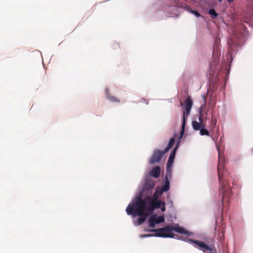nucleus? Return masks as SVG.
Here are the masks:
<instances>
[{
  "label": "nucleus",
  "instance_id": "1",
  "mask_svg": "<svg viewBox=\"0 0 253 253\" xmlns=\"http://www.w3.org/2000/svg\"><path fill=\"white\" fill-rule=\"evenodd\" d=\"M155 193L154 198L147 196L142 199V194L137 195L132 202L126 209V212L128 215L132 214L133 216L136 215L140 216L138 218V225L142 224L146 220L148 214L152 213L155 209L161 208V201L158 200Z\"/></svg>",
  "mask_w": 253,
  "mask_h": 253
},
{
  "label": "nucleus",
  "instance_id": "2",
  "mask_svg": "<svg viewBox=\"0 0 253 253\" xmlns=\"http://www.w3.org/2000/svg\"><path fill=\"white\" fill-rule=\"evenodd\" d=\"M218 164L217 171L218 180L220 185V191L222 194V203L228 202L231 196V189L226 180L227 172L224 170V159L221 157L219 148L218 147Z\"/></svg>",
  "mask_w": 253,
  "mask_h": 253
},
{
  "label": "nucleus",
  "instance_id": "3",
  "mask_svg": "<svg viewBox=\"0 0 253 253\" xmlns=\"http://www.w3.org/2000/svg\"><path fill=\"white\" fill-rule=\"evenodd\" d=\"M185 109L183 110V122L181 126V130L180 132V136L177 139V141L178 142L177 146L174 148L172 152L170 153L169 157L168 159V161L167 164V173H170L171 171V166L174 162V159L175 157V152L177 148V146L180 142V139L183 136L184 131H185V123L186 120L190 114V97L188 96L185 100Z\"/></svg>",
  "mask_w": 253,
  "mask_h": 253
},
{
  "label": "nucleus",
  "instance_id": "4",
  "mask_svg": "<svg viewBox=\"0 0 253 253\" xmlns=\"http://www.w3.org/2000/svg\"><path fill=\"white\" fill-rule=\"evenodd\" d=\"M149 231L155 232V236L156 237L164 238H174L175 235L173 234V231L181 234L182 235L187 234V232L184 228L179 227L177 225L174 226L167 225L164 228L150 229Z\"/></svg>",
  "mask_w": 253,
  "mask_h": 253
},
{
  "label": "nucleus",
  "instance_id": "5",
  "mask_svg": "<svg viewBox=\"0 0 253 253\" xmlns=\"http://www.w3.org/2000/svg\"><path fill=\"white\" fill-rule=\"evenodd\" d=\"M191 243L193 246L200 249L206 253H216V251L214 245H208L204 242L191 239Z\"/></svg>",
  "mask_w": 253,
  "mask_h": 253
},
{
  "label": "nucleus",
  "instance_id": "6",
  "mask_svg": "<svg viewBox=\"0 0 253 253\" xmlns=\"http://www.w3.org/2000/svg\"><path fill=\"white\" fill-rule=\"evenodd\" d=\"M165 153H164V151H162L160 150H155L152 155L149 163L154 164L159 162Z\"/></svg>",
  "mask_w": 253,
  "mask_h": 253
},
{
  "label": "nucleus",
  "instance_id": "7",
  "mask_svg": "<svg viewBox=\"0 0 253 253\" xmlns=\"http://www.w3.org/2000/svg\"><path fill=\"white\" fill-rule=\"evenodd\" d=\"M197 117L199 122L196 121H193L192 122V127L193 129L196 130H200L202 127H206V125L203 119V116L201 113Z\"/></svg>",
  "mask_w": 253,
  "mask_h": 253
},
{
  "label": "nucleus",
  "instance_id": "8",
  "mask_svg": "<svg viewBox=\"0 0 253 253\" xmlns=\"http://www.w3.org/2000/svg\"><path fill=\"white\" fill-rule=\"evenodd\" d=\"M155 186V183L152 181H148L145 183V184L143 185V189L142 191L139 193L138 195L139 194H142V198L143 197V193L146 191L147 194H148L153 187Z\"/></svg>",
  "mask_w": 253,
  "mask_h": 253
},
{
  "label": "nucleus",
  "instance_id": "9",
  "mask_svg": "<svg viewBox=\"0 0 253 253\" xmlns=\"http://www.w3.org/2000/svg\"><path fill=\"white\" fill-rule=\"evenodd\" d=\"M161 172V169L159 166L154 167L150 172V175L156 178L160 176Z\"/></svg>",
  "mask_w": 253,
  "mask_h": 253
},
{
  "label": "nucleus",
  "instance_id": "10",
  "mask_svg": "<svg viewBox=\"0 0 253 253\" xmlns=\"http://www.w3.org/2000/svg\"><path fill=\"white\" fill-rule=\"evenodd\" d=\"M106 98L111 102H120V100L114 96L111 95L109 92V89L107 88L105 90Z\"/></svg>",
  "mask_w": 253,
  "mask_h": 253
},
{
  "label": "nucleus",
  "instance_id": "11",
  "mask_svg": "<svg viewBox=\"0 0 253 253\" xmlns=\"http://www.w3.org/2000/svg\"><path fill=\"white\" fill-rule=\"evenodd\" d=\"M218 87V84L216 82L211 83L210 88L208 89V94L211 93L213 94V92L215 91Z\"/></svg>",
  "mask_w": 253,
  "mask_h": 253
},
{
  "label": "nucleus",
  "instance_id": "12",
  "mask_svg": "<svg viewBox=\"0 0 253 253\" xmlns=\"http://www.w3.org/2000/svg\"><path fill=\"white\" fill-rule=\"evenodd\" d=\"M169 182L168 180L167 177H166V182L164 184V185L162 187L161 189V194L164 192L168 191L169 189Z\"/></svg>",
  "mask_w": 253,
  "mask_h": 253
},
{
  "label": "nucleus",
  "instance_id": "13",
  "mask_svg": "<svg viewBox=\"0 0 253 253\" xmlns=\"http://www.w3.org/2000/svg\"><path fill=\"white\" fill-rule=\"evenodd\" d=\"M175 137H172L170 139L167 147L164 150V153L168 152L172 148V147L175 142Z\"/></svg>",
  "mask_w": 253,
  "mask_h": 253
},
{
  "label": "nucleus",
  "instance_id": "14",
  "mask_svg": "<svg viewBox=\"0 0 253 253\" xmlns=\"http://www.w3.org/2000/svg\"><path fill=\"white\" fill-rule=\"evenodd\" d=\"M155 220H156L155 215L151 216L149 218L148 222H149V226L150 227L154 228L155 227V225H156V224H157V223H155Z\"/></svg>",
  "mask_w": 253,
  "mask_h": 253
},
{
  "label": "nucleus",
  "instance_id": "15",
  "mask_svg": "<svg viewBox=\"0 0 253 253\" xmlns=\"http://www.w3.org/2000/svg\"><path fill=\"white\" fill-rule=\"evenodd\" d=\"M199 130L201 135L210 136L209 131L206 128V127H202Z\"/></svg>",
  "mask_w": 253,
  "mask_h": 253
},
{
  "label": "nucleus",
  "instance_id": "16",
  "mask_svg": "<svg viewBox=\"0 0 253 253\" xmlns=\"http://www.w3.org/2000/svg\"><path fill=\"white\" fill-rule=\"evenodd\" d=\"M210 95H211V98H210V100L209 101V104H210V105L211 107H214L216 104V100L214 98V97L213 96V94H211V93Z\"/></svg>",
  "mask_w": 253,
  "mask_h": 253
},
{
  "label": "nucleus",
  "instance_id": "17",
  "mask_svg": "<svg viewBox=\"0 0 253 253\" xmlns=\"http://www.w3.org/2000/svg\"><path fill=\"white\" fill-rule=\"evenodd\" d=\"M155 223H157V224H159L161 223H163L165 221V218L163 216H159L158 217H157L156 215H155Z\"/></svg>",
  "mask_w": 253,
  "mask_h": 253
},
{
  "label": "nucleus",
  "instance_id": "18",
  "mask_svg": "<svg viewBox=\"0 0 253 253\" xmlns=\"http://www.w3.org/2000/svg\"><path fill=\"white\" fill-rule=\"evenodd\" d=\"M209 13L211 15V17L212 19L215 18L218 16V14L214 9H210L209 11Z\"/></svg>",
  "mask_w": 253,
  "mask_h": 253
},
{
  "label": "nucleus",
  "instance_id": "19",
  "mask_svg": "<svg viewBox=\"0 0 253 253\" xmlns=\"http://www.w3.org/2000/svg\"><path fill=\"white\" fill-rule=\"evenodd\" d=\"M217 64V61L214 60L213 62H212L211 65V71H212V70H213Z\"/></svg>",
  "mask_w": 253,
  "mask_h": 253
},
{
  "label": "nucleus",
  "instance_id": "20",
  "mask_svg": "<svg viewBox=\"0 0 253 253\" xmlns=\"http://www.w3.org/2000/svg\"><path fill=\"white\" fill-rule=\"evenodd\" d=\"M221 234H222V236H220L219 238H220V241L222 242L224 239V230H223V229L221 230Z\"/></svg>",
  "mask_w": 253,
  "mask_h": 253
},
{
  "label": "nucleus",
  "instance_id": "21",
  "mask_svg": "<svg viewBox=\"0 0 253 253\" xmlns=\"http://www.w3.org/2000/svg\"><path fill=\"white\" fill-rule=\"evenodd\" d=\"M191 13L194 14L197 17L201 16L200 13H198L197 11H195L191 9Z\"/></svg>",
  "mask_w": 253,
  "mask_h": 253
},
{
  "label": "nucleus",
  "instance_id": "22",
  "mask_svg": "<svg viewBox=\"0 0 253 253\" xmlns=\"http://www.w3.org/2000/svg\"><path fill=\"white\" fill-rule=\"evenodd\" d=\"M162 207L161 208V211H164L166 210V208H165V204L164 202H161V206H162Z\"/></svg>",
  "mask_w": 253,
  "mask_h": 253
},
{
  "label": "nucleus",
  "instance_id": "23",
  "mask_svg": "<svg viewBox=\"0 0 253 253\" xmlns=\"http://www.w3.org/2000/svg\"><path fill=\"white\" fill-rule=\"evenodd\" d=\"M153 235L152 234H144L141 236L142 237H151Z\"/></svg>",
  "mask_w": 253,
  "mask_h": 253
},
{
  "label": "nucleus",
  "instance_id": "24",
  "mask_svg": "<svg viewBox=\"0 0 253 253\" xmlns=\"http://www.w3.org/2000/svg\"><path fill=\"white\" fill-rule=\"evenodd\" d=\"M205 107H206L205 104L204 105H202L201 108H200L201 110V109H204L205 108Z\"/></svg>",
  "mask_w": 253,
  "mask_h": 253
},
{
  "label": "nucleus",
  "instance_id": "25",
  "mask_svg": "<svg viewBox=\"0 0 253 253\" xmlns=\"http://www.w3.org/2000/svg\"><path fill=\"white\" fill-rule=\"evenodd\" d=\"M220 41V40H219V39H218V38H216L215 39V42L216 43H217L218 42V41Z\"/></svg>",
  "mask_w": 253,
  "mask_h": 253
},
{
  "label": "nucleus",
  "instance_id": "26",
  "mask_svg": "<svg viewBox=\"0 0 253 253\" xmlns=\"http://www.w3.org/2000/svg\"><path fill=\"white\" fill-rule=\"evenodd\" d=\"M234 1V0H228V2L229 3H231V2H232L233 1Z\"/></svg>",
  "mask_w": 253,
  "mask_h": 253
},
{
  "label": "nucleus",
  "instance_id": "27",
  "mask_svg": "<svg viewBox=\"0 0 253 253\" xmlns=\"http://www.w3.org/2000/svg\"><path fill=\"white\" fill-rule=\"evenodd\" d=\"M190 105H191V107H192V101L191 100V104H190Z\"/></svg>",
  "mask_w": 253,
  "mask_h": 253
},
{
  "label": "nucleus",
  "instance_id": "28",
  "mask_svg": "<svg viewBox=\"0 0 253 253\" xmlns=\"http://www.w3.org/2000/svg\"><path fill=\"white\" fill-rule=\"evenodd\" d=\"M180 105H181V106L183 105V103H182V102L181 101H180Z\"/></svg>",
  "mask_w": 253,
  "mask_h": 253
},
{
  "label": "nucleus",
  "instance_id": "29",
  "mask_svg": "<svg viewBox=\"0 0 253 253\" xmlns=\"http://www.w3.org/2000/svg\"><path fill=\"white\" fill-rule=\"evenodd\" d=\"M204 101L205 102L206 100H205V98H204Z\"/></svg>",
  "mask_w": 253,
  "mask_h": 253
}]
</instances>
